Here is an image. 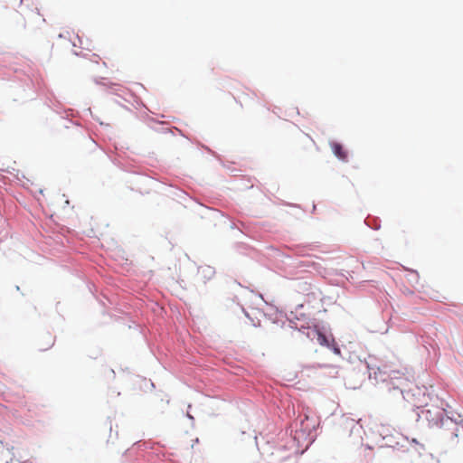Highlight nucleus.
<instances>
[{
    "instance_id": "39448f33",
    "label": "nucleus",
    "mask_w": 463,
    "mask_h": 463,
    "mask_svg": "<svg viewBox=\"0 0 463 463\" xmlns=\"http://www.w3.org/2000/svg\"><path fill=\"white\" fill-rule=\"evenodd\" d=\"M419 273L417 270L407 267V282L411 284L412 289L407 287V298L412 296L416 291H420L422 286L419 282Z\"/></svg>"
},
{
    "instance_id": "f257e3e1",
    "label": "nucleus",
    "mask_w": 463,
    "mask_h": 463,
    "mask_svg": "<svg viewBox=\"0 0 463 463\" xmlns=\"http://www.w3.org/2000/svg\"><path fill=\"white\" fill-rule=\"evenodd\" d=\"M448 410L435 406L431 409L423 407L420 409H411L409 417L416 421H426L427 425L438 426L444 429L443 421L447 419Z\"/></svg>"
},
{
    "instance_id": "20e7f679",
    "label": "nucleus",
    "mask_w": 463,
    "mask_h": 463,
    "mask_svg": "<svg viewBox=\"0 0 463 463\" xmlns=\"http://www.w3.org/2000/svg\"><path fill=\"white\" fill-rule=\"evenodd\" d=\"M411 449L422 458L424 463H430L434 460L432 453L427 451L425 445L417 441L416 439H411Z\"/></svg>"
},
{
    "instance_id": "6e6552de",
    "label": "nucleus",
    "mask_w": 463,
    "mask_h": 463,
    "mask_svg": "<svg viewBox=\"0 0 463 463\" xmlns=\"http://www.w3.org/2000/svg\"><path fill=\"white\" fill-rule=\"evenodd\" d=\"M406 334H407V340L417 339V336L414 334V332L412 331V329H410L407 327ZM416 341L418 342V340H416Z\"/></svg>"
},
{
    "instance_id": "7ed1b4c3",
    "label": "nucleus",
    "mask_w": 463,
    "mask_h": 463,
    "mask_svg": "<svg viewBox=\"0 0 463 463\" xmlns=\"http://www.w3.org/2000/svg\"><path fill=\"white\" fill-rule=\"evenodd\" d=\"M443 424L444 429L451 430V438H458L460 430L463 431V415L454 411H449Z\"/></svg>"
},
{
    "instance_id": "423d86ee",
    "label": "nucleus",
    "mask_w": 463,
    "mask_h": 463,
    "mask_svg": "<svg viewBox=\"0 0 463 463\" xmlns=\"http://www.w3.org/2000/svg\"><path fill=\"white\" fill-rule=\"evenodd\" d=\"M330 146L336 157L343 161L347 159V152L344 149L341 144L333 142Z\"/></svg>"
},
{
    "instance_id": "0eeeda50",
    "label": "nucleus",
    "mask_w": 463,
    "mask_h": 463,
    "mask_svg": "<svg viewBox=\"0 0 463 463\" xmlns=\"http://www.w3.org/2000/svg\"><path fill=\"white\" fill-rule=\"evenodd\" d=\"M312 335L317 338V341L321 345H328V340L326 335H324L319 330L314 329L312 330Z\"/></svg>"
},
{
    "instance_id": "f03ea898",
    "label": "nucleus",
    "mask_w": 463,
    "mask_h": 463,
    "mask_svg": "<svg viewBox=\"0 0 463 463\" xmlns=\"http://www.w3.org/2000/svg\"><path fill=\"white\" fill-rule=\"evenodd\" d=\"M411 370L407 367V403H411V409H420L429 406L431 401L430 393L427 392L425 385L419 386L417 383L411 382L409 376Z\"/></svg>"
}]
</instances>
